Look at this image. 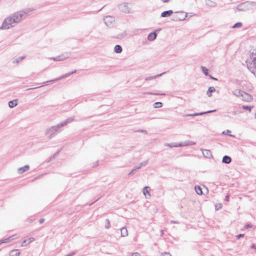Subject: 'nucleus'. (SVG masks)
I'll use <instances>...</instances> for the list:
<instances>
[{"label": "nucleus", "mask_w": 256, "mask_h": 256, "mask_svg": "<svg viewBox=\"0 0 256 256\" xmlns=\"http://www.w3.org/2000/svg\"><path fill=\"white\" fill-rule=\"evenodd\" d=\"M33 10L34 9L31 8L24 9L7 17L4 20L2 26L0 27V29L8 30L14 27L17 24L21 22L24 16H26Z\"/></svg>", "instance_id": "1"}, {"label": "nucleus", "mask_w": 256, "mask_h": 256, "mask_svg": "<svg viewBox=\"0 0 256 256\" xmlns=\"http://www.w3.org/2000/svg\"><path fill=\"white\" fill-rule=\"evenodd\" d=\"M74 120V117L69 118L64 121L58 124L57 125L51 126L47 128L46 133V134H50V138H52L53 137V135L54 133L60 131V128L66 126L68 124L72 122Z\"/></svg>", "instance_id": "2"}, {"label": "nucleus", "mask_w": 256, "mask_h": 256, "mask_svg": "<svg viewBox=\"0 0 256 256\" xmlns=\"http://www.w3.org/2000/svg\"><path fill=\"white\" fill-rule=\"evenodd\" d=\"M248 69L256 76V50L250 54V58L246 60Z\"/></svg>", "instance_id": "3"}, {"label": "nucleus", "mask_w": 256, "mask_h": 256, "mask_svg": "<svg viewBox=\"0 0 256 256\" xmlns=\"http://www.w3.org/2000/svg\"><path fill=\"white\" fill-rule=\"evenodd\" d=\"M129 4L126 2H123L118 4V8L120 10L124 13H130L131 8L129 6Z\"/></svg>", "instance_id": "4"}, {"label": "nucleus", "mask_w": 256, "mask_h": 256, "mask_svg": "<svg viewBox=\"0 0 256 256\" xmlns=\"http://www.w3.org/2000/svg\"><path fill=\"white\" fill-rule=\"evenodd\" d=\"M104 20L105 24L110 28L114 26V18L113 16H107L104 17Z\"/></svg>", "instance_id": "5"}, {"label": "nucleus", "mask_w": 256, "mask_h": 256, "mask_svg": "<svg viewBox=\"0 0 256 256\" xmlns=\"http://www.w3.org/2000/svg\"><path fill=\"white\" fill-rule=\"evenodd\" d=\"M76 70H74L72 71L71 72H69L66 73V74H62L61 76H60V77L56 78H54V80H50L49 81H46V82H44V84L48 83V82H53L58 81V80H62V78H67V77L70 76V75L74 74V73H76Z\"/></svg>", "instance_id": "6"}, {"label": "nucleus", "mask_w": 256, "mask_h": 256, "mask_svg": "<svg viewBox=\"0 0 256 256\" xmlns=\"http://www.w3.org/2000/svg\"><path fill=\"white\" fill-rule=\"evenodd\" d=\"M216 111V110H208L206 112H201L194 113L192 114H186L183 115V116L186 117V116H202V115H204L205 114L212 113V112H214Z\"/></svg>", "instance_id": "7"}, {"label": "nucleus", "mask_w": 256, "mask_h": 256, "mask_svg": "<svg viewBox=\"0 0 256 256\" xmlns=\"http://www.w3.org/2000/svg\"><path fill=\"white\" fill-rule=\"evenodd\" d=\"M249 3L248 2H246L238 4L236 8L239 11H244L248 9Z\"/></svg>", "instance_id": "8"}, {"label": "nucleus", "mask_w": 256, "mask_h": 256, "mask_svg": "<svg viewBox=\"0 0 256 256\" xmlns=\"http://www.w3.org/2000/svg\"><path fill=\"white\" fill-rule=\"evenodd\" d=\"M241 96L244 101L249 102L252 100V96L244 92L243 94H242Z\"/></svg>", "instance_id": "9"}, {"label": "nucleus", "mask_w": 256, "mask_h": 256, "mask_svg": "<svg viewBox=\"0 0 256 256\" xmlns=\"http://www.w3.org/2000/svg\"><path fill=\"white\" fill-rule=\"evenodd\" d=\"M157 36V33L156 31H154L148 34V40L150 41H153L156 39Z\"/></svg>", "instance_id": "10"}, {"label": "nucleus", "mask_w": 256, "mask_h": 256, "mask_svg": "<svg viewBox=\"0 0 256 256\" xmlns=\"http://www.w3.org/2000/svg\"><path fill=\"white\" fill-rule=\"evenodd\" d=\"M173 12H174L172 10L164 11L161 13L160 16L162 18L170 16L173 14Z\"/></svg>", "instance_id": "11"}, {"label": "nucleus", "mask_w": 256, "mask_h": 256, "mask_svg": "<svg viewBox=\"0 0 256 256\" xmlns=\"http://www.w3.org/2000/svg\"><path fill=\"white\" fill-rule=\"evenodd\" d=\"M202 154L205 158H210L212 157V155L210 150H202Z\"/></svg>", "instance_id": "12"}, {"label": "nucleus", "mask_w": 256, "mask_h": 256, "mask_svg": "<svg viewBox=\"0 0 256 256\" xmlns=\"http://www.w3.org/2000/svg\"><path fill=\"white\" fill-rule=\"evenodd\" d=\"M29 168H30V166L26 164V165H25L23 167L20 168L18 169V174H22L24 172L28 171L29 170Z\"/></svg>", "instance_id": "13"}, {"label": "nucleus", "mask_w": 256, "mask_h": 256, "mask_svg": "<svg viewBox=\"0 0 256 256\" xmlns=\"http://www.w3.org/2000/svg\"><path fill=\"white\" fill-rule=\"evenodd\" d=\"M232 158L228 156H224L222 158V162L226 164H229L232 162Z\"/></svg>", "instance_id": "14"}, {"label": "nucleus", "mask_w": 256, "mask_h": 256, "mask_svg": "<svg viewBox=\"0 0 256 256\" xmlns=\"http://www.w3.org/2000/svg\"><path fill=\"white\" fill-rule=\"evenodd\" d=\"M166 72H164L162 73H161L160 74H157V75H156V76H151L146 77V78H145V80L148 81V80H153L154 79H156L157 78L161 76H162L163 74H164Z\"/></svg>", "instance_id": "15"}, {"label": "nucleus", "mask_w": 256, "mask_h": 256, "mask_svg": "<svg viewBox=\"0 0 256 256\" xmlns=\"http://www.w3.org/2000/svg\"><path fill=\"white\" fill-rule=\"evenodd\" d=\"M70 56V54L68 52L65 53L64 54H62L61 55L58 56L60 58V61L64 60L68 58Z\"/></svg>", "instance_id": "16"}, {"label": "nucleus", "mask_w": 256, "mask_h": 256, "mask_svg": "<svg viewBox=\"0 0 256 256\" xmlns=\"http://www.w3.org/2000/svg\"><path fill=\"white\" fill-rule=\"evenodd\" d=\"M121 236L125 237L128 235V230L125 227H122L120 228Z\"/></svg>", "instance_id": "17"}, {"label": "nucleus", "mask_w": 256, "mask_h": 256, "mask_svg": "<svg viewBox=\"0 0 256 256\" xmlns=\"http://www.w3.org/2000/svg\"><path fill=\"white\" fill-rule=\"evenodd\" d=\"M20 254V252L18 250H13L10 251V256H19Z\"/></svg>", "instance_id": "18"}, {"label": "nucleus", "mask_w": 256, "mask_h": 256, "mask_svg": "<svg viewBox=\"0 0 256 256\" xmlns=\"http://www.w3.org/2000/svg\"><path fill=\"white\" fill-rule=\"evenodd\" d=\"M216 91V88L214 86H210L206 92V94L208 97L212 96L211 93L214 92Z\"/></svg>", "instance_id": "19"}, {"label": "nucleus", "mask_w": 256, "mask_h": 256, "mask_svg": "<svg viewBox=\"0 0 256 256\" xmlns=\"http://www.w3.org/2000/svg\"><path fill=\"white\" fill-rule=\"evenodd\" d=\"M122 48L121 46L119 44H116L114 48V51L115 52L119 54L122 52Z\"/></svg>", "instance_id": "20"}, {"label": "nucleus", "mask_w": 256, "mask_h": 256, "mask_svg": "<svg viewBox=\"0 0 256 256\" xmlns=\"http://www.w3.org/2000/svg\"><path fill=\"white\" fill-rule=\"evenodd\" d=\"M17 104H18L17 100H10L8 102V106L10 108H13L15 107L16 106H17Z\"/></svg>", "instance_id": "21"}, {"label": "nucleus", "mask_w": 256, "mask_h": 256, "mask_svg": "<svg viewBox=\"0 0 256 256\" xmlns=\"http://www.w3.org/2000/svg\"><path fill=\"white\" fill-rule=\"evenodd\" d=\"M12 236H10L9 238H5L4 240H0V246L2 244H4V243H8L9 242H10L12 240H13V238H12Z\"/></svg>", "instance_id": "22"}, {"label": "nucleus", "mask_w": 256, "mask_h": 256, "mask_svg": "<svg viewBox=\"0 0 256 256\" xmlns=\"http://www.w3.org/2000/svg\"><path fill=\"white\" fill-rule=\"evenodd\" d=\"M195 190L196 192L199 195H202V194H203L202 188L201 186H195Z\"/></svg>", "instance_id": "23"}, {"label": "nucleus", "mask_w": 256, "mask_h": 256, "mask_svg": "<svg viewBox=\"0 0 256 256\" xmlns=\"http://www.w3.org/2000/svg\"><path fill=\"white\" fill-rule=\"evenodd\" d=\"M243 92L244 91L239 90H236L233 92V94L236 96H242V94H243Z\"/></svg>", "instance_id": "24"}, {"label": "nucleus", "mask_w": 256, "mask_h": 256, "mask_svg": "<svg viewBox=\"0 0 256 256\" xmlns=\"http://www.w3.org/2000/svg\"><path fill=\"white\" fill-rule=\"evenodd\" d=\"M148 189H150V187L149 186H146L144 187V188H143V194L144 196H146V194H148L149 196H150V192L148 191Z\"/></svg>", "instance_id": "25"}, {"label": "nucleus", "mask_w": 256, "mask_h": 256, "mask_svg": "<svg viewBox=\"0 0 256 256\" xmlns=\"http://www.w3.org/2000/svg\"><path fill=\"white\" fill-rule=\"evenodd\" d=\"M206 3L207 5L211 7H214L216 6L215 2H212L210 0H206Z\"/></svg>", "instance_id": "26"}, {"label": "nucleus", "mask_w": 256, "mask_h": 256, "mask_svg": "<svg viewBox=\"0 0 256 256\" xmlns=\"http://www.w3.org/2000/svg\"><path fill=\"white\" fill-rule=\"evenodd\" d=\"M162 102H156L154 104V108H160L162 107Z\"/></svg>", "instance_id": "27"}, {"label": "nucleus", "mask_w": 256, "mask_h": 256, "mask_svg": "<svg viewBox=\"0 0 256 256\" xmlns=\"http://www.w3.org/2000/svg\"><path fill=\"white\" fill-rule=\"evenodd\" d=\"M201 68L202 72L206 76H208V70L204 66H202Z\"/></svg>", "instance_id": "28"}, {"label": "nucleus", "mask_w": 256, "mask_h": 256, "mask_svg": "<svg viewBox=\"0 0 256 256\" xmlns=\"http://www.w3.org/2000/svg\"><path fill=\"white\" fill-rule=\"evenodd\" d=\"M194 144H196L195 142H192V141L187 140V141L184 142V146H188L194 145Z\"/></svg>", "instance_id": "29"}, {"label": "nucleus", "mask_w": 256, "mask_h": 256, "mask_svg": "<svg viewBox=\"0 0 256 256\" xmlns=\"http://www.w3.org/2000/svg\"><path fill=\"white\" fill-rule=\"evenodd\" d=\"M26 58V57H25L24 56H20V58H16L15 60H14V61L13 62H14V63L18 64V63H19V62H20V60H22L24 59V58Z\"/></svg>", "instance_id": "30"}, {"label": "nucleus", "mask_w": 256, "mask_h": 256, "mask_svg": "<svg viewBox=\"0 0 256 256\" xmlns=\"http://www.w3.org/2000/svg\"><path fill=\"white\" fill-rule=\"evenodd\" d=\"M30 244V242H29L28 240H26L22 242L21 246H26Z\"/></svg>", "instance_id": "31"}, {"label": "nucleus", "mask_w": 256, "mask_h": 256, "mask_svg": "<svg viewBox=\"0 0 256 256\" xmlns=\"http://www.w3.org/2000/svg\"><path fill=\"white\" fill-rule=\"evenodd\" d=\"M242 23L240 22H238L236 23L233 26V28H240L242 26Z\"/></svg>", "instance_id": "32"}, {"label": "nucleus", "mask_w": 256, "mask_h": 256, "mask_svg": "<svg viewBox=\"0 0 256 256\" xmlns=\"http://www.w3.org/2000/svg\"><path fill=\"white\" fill-rule=\"evenodd\" d=\"M252 107L249 106H243L242 108L244 110H247L248 111H250L252 110Z\"/></svg>", "instance_id": "33"}, {"label": "nucleus", "mask_w": 256, "mask_h": 256, "mask_svg": "<svg viewBox=\"0 0 256 256\" xmlns=\"http://www.w3.org/2000/svg\"><path fill=\"white\" fill-rule=\"evenodd\" d=\"M106 224L105 226V228L106 229H108L110 226V220L107 218L106 220Z\"/></svg>", "instance_id": "34"}, {"label": "nucleus", "mask_w": 256, "mask_h": 256, "mask_svg": "<svg viewBox=\"0 0 256 256\" xmlns=\"http://www.w3.org/2000/svg\"><path fill=\"white\" fill-rule=\"evenodd\" d=\"M60 152V150H58L56 152L53 156L52 157L50 158V160H54V159L59 154Z\"/></svg>", "instance_id": "35"}, {"label": "nucleus", "mask_w": 256, "mask_h": 256, "mask_svg": "<svg viewBox=\"0 0 256 256\" xmlns=\"http://www.w3.org/2000/svg\"><path fill=\"white\" fill-rule=\"evenodd\" d=\"M144 94H154V95H160V94L164 95V94L154 93V92H145Z\"/></svg>", "instance_id": "36"}, {"label": "nucleus", "mask_w": 256, "mask_h": 256, "mask_svg": "<svg viewBox=\"0 0 256 256\" xmlns=\"http://www.w3.org/2000/svg\"><path fill=\"white\" fill-rule=\"evenodd\" d=\"M48 59L52 60L54 61H60V58L58 56L56 57L49 58Z\"/></svg>", "instance_id": "37"}, {"label": "nucleus", "mask_w": 256, "mask_h": 256, "mask_svg": "<svg viewBox=\"0 0 256 256\" xmlns=\"http://www.w3.org/2000/svg\"><path fill=\"white\" fill-rule=\"evenodd\" d=\"M174 145H176V144L174 143H172V144H166L165 146H168L170 148L172 147H176V146H174Z\"/></svg>", "instance_id": "38"}, {"label": "nucleus", "mask_w": 256, "mask_h": 256, "mask_svg": "<svg viewBox=\"0 0 256 256\" xmlns=\"http://www.w3.org/2000/svg\"><path fill=\"white\" fill-rule=\"evenodd\" d=\"M148 163V160H145V161H144L142 162H140V165L141 166H146Z\"/></svg>", "instance_id": "39"}, {"label": "nucleus", "mask_w": 256, "mask_h": 256, "mask_svg": "<svg viewBox=\"0 0 256 256\" xmlns=\"http://www.w3.org/2000/svg\"><path fill=\"white\" fill-rule=\"evenodd\" d=\"M184 142H180L178 144H176V145H174V146H176V147H181L184 146Z\"/></svg>", "instance_id": "40"}, {"label": "nucleus", "mask_w": 256, "mask_h": 256, "mask_svg": "<svg viewBox=\"0 0 256 256\" xmlns=\"http://www.w3.org/2000/svg\"><path fill=\"white\" fill-rule=\"evenodd\" d=\"M138 170V169L136 168V166L132 170V171L128 174L130 175V174H133L134 172H136Z\"/></svg>", "instance_id": "41"}, {"label": "nucleus", "mask_w": 256, "mask_h": 256, "mask_svg": "<svg viewBox=\"0 0 256 256\" xmlns=\"http://www.w3.org/2000/svg\"><path fill=\"white\" fill-rule=\"evenodd\" d=\"M244 236V234H238L236 236L238 239H240L241 238H243Z\"/></svg>", "instance_id": "42"}, {"label": "nucleus", "mask_w": 256, "mask_h": 256, "mask_svg": "<svg viewBox=\"0 0 256 256\" xmlns=\"http://www.w3.org/2000/svg\"><path fill=\"white\" fill-rule=\"evenodd\" d=\"M231 132V131L230 130H227L226 132L224 131L222 134H229Z\"/></svg>", "instance_id": "43"}, {"label": "nucleus", "mask_w": 256, "mask_h": 256, "mask_svg": "<svg viewBox=\"0 0 256 256\" xmlns=\"http://www.w3.org/2000/svg\"><path fill=\"white\" fill-rule=\"evenodd\" d=\"M162 256H172V255L168 252H164L162 254Z\"/></svg>", "instance_id": "44"}, {"label": "nucleus", "mask_w": 256, "mask_h": 256, "mask_svg": "<svg viewBox=\"0 0 256 256\" xmlns=\"http://www.w3.org/2000/svg\"><path fill=\"white\" fill-rule=\"evenodd\" d=\"M131 256H141L140 254L138 252L133 253Z\"/></svg>", "instance_id": "45"}, {"label": "nucleus", "mask_w": 256, "mask_h": 256, "mask_svg": "<svg viewBox=\"0 0 256 256\" xmlns=\"http://www.w3.org/2000/svg\"><path fill=\"white\" fill-rule=\"evenodd\" d=\"M252 225L250 224H246L245 226V228H252Z\"/></svg>", "instance_id": "46"}, {"label": "nucleus", "mask_w": 256, "mask_h": 256, "mask_svg": "<svg viewBox=\"0 0 256 256\" xmlns=\"http://www.w3.org/2000/svg\"><path fill=\"white\" fill-rule=\"evenodd\" d=\"M230 200V196L228 194L226 196L224 200L226 202H228Z\"/></svg>", "instance_id": "47"}, {"label": "nucleus", "mask_w": 256, "mask_h": 256, "mask_svg": "<svg viewBox=\"0 0 256 256\" xmlns=\"http://www.w3.org/2000/svg\"><path fill=\"white\" fill-rule=\"evenodd\" d=\"M45 220L44 218H40L39 220V222L40 224H42L44 222Z\"/></svg>", "instance_id": "48"}, {"label": "nucleus", "mask_w": 256, "mask_h": 256, "mask_svg": "<svg viewBox=\"0 0 256 256\" xmlns=\"http://www.w3.org/2000/svg\"><path fill=\"white\" fill-rule=\"evenodd\" d=\"M29 242H30V243L34 241V238H30L28 239Z\"/></svg>", "instance_id": "49"}, {"label": "nucleus", "mask_w": 256, "mask_h": 256, "mask_svg": "<svg viewBox=\"0 0 256 256\" xmlns=\"http://www.w3.org/2000/svg\"><path fill=\"white\" fill-rule=\"evenodd\" d=\"M170 222H171L172 224H178V223H179V222H178V221H176V220H172V221Z\"/></svg>", "instance_id": "50"}, {"label": "nucleus", "mask_w": 256, "mask_h": 256, "mask_svg": "<svg viewBox=\"0 0 256 256\" xmlns=\"http://www.w3.org/2000/svg\"><path fill=\"white\" fill-rule=\"evenodd\" d=\"M210 78L212 79V80H218V79L216 78H215L214 77H213L212 76L210 75Z\"/></svg>", "instance_id": "51"}, {"label": "nucleus", "mask_w": 256, "mask_h": 256, "mask_svg": "<svg viewBox=\"0 0 256 256\" xmlns=\"http://www.w3.org/2000/svg\"><path fill=\"white\" fill-rule=\"evenodd\" d=\"M138 132H140L143 133L147 134V131L146 130H140Z\"/></svg>", "instance_id": "52"}, {"label": "nucleus", "mask_w": 256, "mask_h": 256, "mask_svg": "<svg viewBox=\"0 0 256 256\" xmlns=\"http://www.w3.org/2000/svg\"><path fill=\"white\" fill-rule=\"evenodd\" d=\"M238 112H237V111H234V112H232V114H234V115H236V114H238Z\"/></svg>", "instance_id": "53"}, {"label": "nucleus", "mask_w": 256, "mask_h": 256, "mask_svg": "<svg viewBox=\"0 0 256 256\" xmlns=\"http://www.w3.org/2000/svg\"><path fill=\"white\" fill-rule=\"evenodd\" d=\"M142 167V166H141L140 164V165H139L138 166H136V168H137V169H138V170H139V169H140Z\"/></svg>", "instance_id": "54"}, {"label": "nucleus", "mask_w": 256, "mask_h": 256, "mask_svg": "<svg viewBox=\"0 0 256 256\" xmlns=\"http://www.w3.org/2000/svg\"><path fill=\"white\" fill-rule=\"evenodd\" d=\"M164 2H168L170 0H162Z\"/></svg>", "instance_id": "55"}, {"label": "nucleus", "mask_w": 256, "mask_h": 256, "mask_svg": "<svg viewBox=\"0 0 256 256\" xmlns=\"http://www.w3.org/2000/svg\"><path fill=\"white\" fill-rule=\"evenodd\" d=\"M225 116H227V117H228V118H230V116H229V115H226Z\"/></svg>", "instance_id": "56"}, {"label": "nucleus", "mask_w": 256, "mask_h": 256, "mask_svg": "<svg viewBox=\"0 0 256 256\" xmlns=\"http://www.w3.org/2000/svg\"><path fill=\"white\" fill-rule=\"evenodd\" d=\"M36 88H28L27 90H30V89H34Z\"/></svg>", "instance_id": "57"}, {"label": "nucleus", "mask_w": 256, "mask_h": 256, "mask_svg": "<svg viewBox=\"0 0 256 256\" xmlns=\"http://www.w3.org/2000/svg\"><path fill=\"white\" fill-rule=\"evenodd\" d=\"M255 118H256V113L255 114Z\"/></svg>", "instance_id": "58"}, {"label": "nucleus", "mask_w": 256, "mask_h": 256, "mask_svg": "<svg viewBox=\"0 0 256 256\" xmlns=\"http://www.w3.org/2000/svg\"><path fill=\"white\" fill-rule=\"evenodd\" d=\"M32 220H30V222H32Z\"/></svg>", "instance_id": "59"}]
</instances>
